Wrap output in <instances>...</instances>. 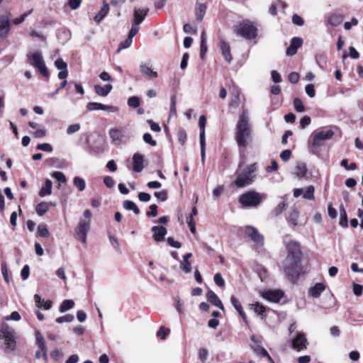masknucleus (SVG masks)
<instances>
[{"label":"nucleus","instance_id":"c85d7f7f","mask_svg":"<svg viewBox=\"0 0 363 363\" xmlns=\"http://www.w3.org/2000/svg\"><path fill=\"white\" fill-rule=\"evenodd\" d=\"M281 199L282 201L274 208L272 211L273 215L275 216L282 213V212L286 210L288 206V200L286 196H282Z\"/></svg>","mask_w":363,"mask_h":363},{"label":"nucleus","instance_id":"ea45409f","mask_svg":"<svg viewBox=\"0 0 363 363\" xmlns=\"http://www.w3.org/2000/svg\"><path fill=\"white\" fill-rule=\"evenodd\" d=\"M0 331L2 334L3 338L14 335L13 330L6 323L1 324Z\"/></svg>","mask_w":363,"mask_h":363},{"label":"nucleus","instance_id":"69168bd1","mask_svg":"<svg viewBox=\"0 0 363 363\" xmlns=\"http://www.w3.org/2000/svg\"><path fill=\"white\" fill-rule=\"evenodd\" d=\"M352 289L355 296H360L362 294L363 286L358 284H353Z\"/></svg>","mask_w":363,"mask_h":363},{"label":"nucleus","instance_id":"6e6552de","mask_svg":"<svg viewBox=\"0 0 363 363\" xmlns=\"http://www.w3.org/2000/svg\"><path fill=\"white\" fill-rule=\"evenodd\" d=\"M237 34L246 39H253L257 35V28L250 23H242L237 29Z\"/></svg>","mask_w":363,"mask_h":363},{"label":"nucleus","instance_id":"aec40b11","mask_svg":"<svg viewBox=\"0 0 363 363\" xmlns=\"http://www.w3.org/2000/svg\"><path fill=\"white\" fill-rule=\"evenodd\" d=\"M140 71L141 74L148 79L157 78L158 74L156 71H154L149 63L143 62L140 65Z\"/></svg>","mask_w":363,"mask_h":363},{"label":"nucleus","instance_id":"cd10ccee","mask_svg":"<svg viewBox=\"0 0 363 363\" xmlns=\"http://www.w3.org/2000/svg\"><path fill=\"white\" fill-rule=\"evenodd\" d=\"M35 337H36V342H37L38 346L40 348V350H41L43 352L44 359H47V353H46L47 349H46L45 342V340H44L42 334L39 331H37L35 333Z\"/></svg>","mask_w":363,"mask_h":363},{"label":"nucleus","instance_id":"4d7b16f0","mask_svg":"<svg viewBox=\"0 0 363 363\" xmlns=\"http://www.w3.org/2000/svg\"><path fill=\"white\" fill-rule=\"evenodd\" d=\"M252 308L257 315H262L265 311V308L258 302L255 304H252Z\"/></svg>","mask_w":363,"mask_h":363},{"label":"nucleus","instance_id":"4c0bfd02","mask_svg":"<svg viewBox=\"0 0 363 363\" xmlns=\"http://www.w3.org/2000/svg\"><path fill=\"white\" fill-rule=\"evenodd\" d=\"M343 21V17L340 14H332L328 18V23L332 26H339Z\"/></svg>","mask_w":363,"mask_h":363},{"label":"nucleus","instance_id":"bb28decb","mask_svg":"<svg viewBox=\"0 0 363 363\" xmlns=\"http://www.w3.org/2000/svg\"><path fill=\"white\" fill-rule=\"evenodd\" d=\"M149 9H135L134 11V23L140 24L147 14Z\"/></svg>","mask_w":363,"mask_h":363},{"label":"nucleus","instance_id":"5701e85b","mask_svg":"<svg viewBox=\"0 0 363 363\" xmlns=\"http://www.w3.org/2000/svg\"><path fill=\"white\" fill-rule=\"evenodd\" d=\"M206 298L207 300L213 304L215 306L218 307L220 310H224L223 304L222 303L220 299L218 298V296L213 291H208L206 294Z\"/></svg>","mask_w":363,"mask_h":363},{"label":"nucleus","instance_id":"f8f14e48","mask_svg":"<svg viewBox=\"0 0 363 363\" xmlns=\"http://www.w3.org/2000/svg\"><path fill=\"white\" fill-rule=\"evenodd\" d=\"M243 230L245 235L250 238L255 243L259 245L264 244V237L259 233L257 228L252 225H246Z\"/></svg>","mask_w":363,"mask_h":363},{"label":"nucleus","instance_id":"09e8293b","mask_svg":"<svg viewBox=\"0 0 363 363\" xmlns=\"http://www.w3.org/2000/svg\"><path fill=\"white\" fill-rule=\"evenodd\" d=\"M74 320V315L72 314H67L63 316H60L56 318V322L57 323H69Z\"/></svg>","mask_w":363,"mask_h":363},{"label":"nucleus","instance_id":"393cba45","mask_svg":"<svg viewBox=\"0 0 363 363\" xmlns=\"http://www.w3.org/2000/svg\"><path fill=\"white\" fill-rule=\"evenodd\" d=\"M109 9H110L108 4L106 1H104L103 6L97 13V14L94 16V20L98 23H100L108 14Z\"/></svg>","mask_w":363,"mask_h":363},{"label":"nucleus","instance_id":"6e6d98bb","mask_svg":"<svg viewBox=\"0 0 363 363\" xmlns=\"http://www.w3.org/2000/svg\"><path fill=\"white\" fill-rule=\"evenodd\" d=\"M36 148L39 150L47 152H51L52 151V147L49 143H42L38 144L36 147Z\"/></svg>","mask_w":363,"mask_h":363},{"label":"nucleus","instance_id":"2eb2a0df","mask_svg":"<svg viewBox=\"0 0 363 363\" xmlns=\"http://www.w3.org/2000/svg\"><path fill=\"white\" fill-rule=\"evenodd\" d=\"M307 340L303 333H299L292 340V347L298 352L306 349Z\"/></svg>","mask_w":363,"mask_h":363},{"label":"nucleus","instance_id":"a211bd4d","mask_svg":"<svg viewBox=\"0 0 363 363\" xmlns=\"http://www.w3.org/2000/svg\"><path fill=\"white\" fill-rule=\"evenodd\" d=\"M303 45V40L299 37H294L291 40L290 46L286 49V55L293 56L297 52V50Z\"/></svg>","mask_w":363,"mask_h":363},{"label":"nucleus","instance_id":"e2e57ef3","mask_svg":"<svg viewBox=\"0 0 363 363\" xmlns=\"http://www.w3.org/2000/svg\"><path fill=\"white\" fill-rule=\"evenodd\" d=\"M306 93L310 98H313L315 95L314 85L312 84H307L306 86Z\"/></svg>","mask_w":363,"mask_h":363},{"label":"nucleus","instance_id":"8fccbe9b","mask_svg":"<svg viewBox=\"0 0 363 363\" xmlns=\"http://www.w3.org/2000/svg\"><path fill=\"white\" fill-rule=\"evenodd\" d=\"M51 176L59 182L65 183L67 182L66 177L62 172H54L51 174Z\"/></svg>","mask_w":363,"mask_h":363},{"label":"nucleus","instance_id":"680f3d73","mask_svg":"<svg viewBox=\"0 0 363 363\" xmlns=\"http://www.w3.org/2000/svg\"><path fill=\"white\" fill-rule=\"evenodd\" d=\"M80 128H81L80 125L78 123L72 124L67 127V133L68 135H71L74 133H77V131H79L80 130Z\"/></svg>","mask_w":363,"mask_h":363},{"label":"nucleus","instance_id":"052dcab7","mask_svg":"<svg viewBox=\"0 0 363 363\" xmlns=\"http://www.w3.org/2000/svg\"><path fill=\"white\" fill-rule=\"evenodd\" d=\"M180 267L185 273H189L191 270V265L189 261L182 260L180 263Z\"/></svg>","mask_w":363,"mask_h":363},{"label":"nucleus","instance_id":"f3484780","mask_svg":"<svg viewBox=\"0 0 363 363\" xmlns=\"http://www.w3.org/2000/svg\"><path fill=\"white\" fill-rule=\"evenodd\" d=\"M284 294L280 290H267L262 293V297L271 302L278 303Z\"/></svg>","mask_w":363,"mask_h":363},{"label":"nucleus","instance_id":"bf43d9fd","mask_svg":"<svg viewBox=\"0 0 363 363\" xmlns=\"http://www.w3.org/2000/svg\"><path fill=\"white\" fill-rule=\"evenodd\" d=\"M55 65L60 71L61 70H67V63L65 62H64V60L62 58L57 59L55 62Z\"/></svg>","mask_w":363,"mask_h":363},{"label":"nucleus","instance_id":"13d9d810","mask_svg":"<svg viewBox=\"0 0 363 363\" xmlns=\"http://www.w3.org/2000/svg\"><path fill=\"white\" fill-rule=\"evenodd\" d=\"M177 114V110H176V96L173 95L171 96V106H170V111H169V116H173Z\"/></svg>","mask_w":363,"mask_h":363},{"label":"nucleus","instance_id":"9d476101","mask_svg":"<svg viewBox=\"0 0 363 363\" xmlns=\"http://www.w3.org/2000/svg\"><path fill=\"white\" fill-rule=\"evenodd\" d=\"M206 118L204 116H201L199 119V126L200 128L199 140L201 145V162H205L206 159V138H205V126Z\"/></svg>","mask_w":363,"mask_h":363},{"label":"nucleus","instance_id":"72a5a7b5","mask_svg":"<svg viewBox=\"0 0 363 363\" xmlns=\"http://www.w3.org/2000/svg\"><path fill=\"white\" fill-rule=\"evenodd\" d=\"M340 225L343 228H347V216L345 208L342 204L340 206Z\"/></svg>","mask_w":363,"mask_h":363},{"label":"nucleus","instance_id":"c756f323","mask_svg":"<svg viewBox=\"0 0 363 363\" xmlns=\"http://www.w3.org/2000/svg\"><path fill=\"white\" fill-rule=\"evenodd\" d=\"M34 299L36 306L38 308H43L45 310H48L52 307V302L51 301H45L43 299H41L40 296L38 294L34 296Z\"/></svg>","mask_w":363,"mask_h":363},{"label":"nucleus","instance_id":"603ef678","mask_svg":"<svg viewBox=\"0 0 363 363\" xmlns=\"http://www.w3.org/2000/svg\"><path fill=\"white\" fill-rule=\"evenodd\" d=\"M32 12H33V10L30 9V10L23 13L19 18H16L13 19V23L16 25L22 23L25 21L26 18L28 15H30Z\"/></svg>","mask_w":363,"mask_h":363},{"label":"nucleus","instance_id":"3c124183","mask_svg":"<svg viewBox=\"0 0 363 363\" xmlns=\"http://www.w3.org/2000/svg\"><path fill=\"white\" fill-rule=\"evenodd\" d=\"M169 333L170 330L169 328H166L164 326H161L157 333V335L160 337L162 340H165L167 336L169 334Z\"/></svg>","mask_w":363,"mask_h":363},{"label":"nucleus","instance_id":"de8ad7c7","mask_svg":"<svg viewBox=\"0 0 363 363\" xmlns=\"http://www.w3.org/2000/svg\"><path fill=\"white\" fill-rule=\"evenodd\" d=\"M38 233L40 236L48 238L50 235L49 230L45 224H40L38 227Z\"/></svg>","mask_w":363,"mask_h":363},{"label":"nucleus","instance_id":"f03ea898","mask_svg":"<svg viewBox=\"0 0 363 363\" xmlns=\"http://www.w3.org/2000/svg\"><path fill=\"white\" fill-rule=\"evenodd\" d=\"M301 261L289 258H285L283 261L284 272L289 280L294 281L300 276L301 271Z\"/></svg>","mask_w":363,"mask_h":363},{"label":"nucleus","instance_id":"a878e982","mask_svg":"<svg viewBox=\"0 0 363 363\" xmlns=\"http://www.w3.org/2000/svg\"><path fill=\"white\" fill-rule=\"evenodd\" d=\"M29 126L35 130L33 135L37 138H42L46 135V130L35 122H29Z\"/></svg>","mask_w":363,"mask_h":363},{"label":"nucleus","instance_id":"4468645a","mask_svg":"<svg viewBox=\"0 0 363 363\" xmlns=\"http://www.w3.org/2000/svg\"><path fill=\"white\" fill-rule=\"evenodd\" d=\"M86 108L89 111L101 110L109 112H116L118 111V108L116 107L109 105H105L98 102H89L86 104Z\"/></svg>","mask_w":363,"mask_h":363},{"label":"nucleus","instance_id":"473e14b6","mask_svg":"<svg viewBox=\"0 0 363 363\" xmlns=\"http://www.w3.org/2000/svg\"><path fill=\"white\" fill-rule=\"evenodd\" d=\"M240 103V93L239 91H234L231 93L230 101L229 106L236 108L239 106Z\"/></svg>","mask_w":363,"mask_h":363},{"label":"nucleus","instance_id":"e433bc0d","mask_svg":"<svg viewBox=\"0 0 363 363\" xmlns=\"http://www.w3.org/2000/svg\"><path fill=\"white\" fill-rule=\"evenodd\" d=\"M123 206L128 211H133L135 214L138 215L140 213V210L136 204L130 200H125L123 201Z\"/></svg>","mask_w":363,"mask_h":363},{"label":"nucleus","instance_id":"58836bf2","mask_svg":"<svg viewBox=\"0 0 363 363\" xmlns=\"http://www.w3.org/2000/svg\"><path fill=\"white\" fill-rule=\"evenodd\" d=\"M299 217V213L297 210H292L287 216V220L291 223L294 225H297L298 224V219Z\"/></svg>","mask_w":363,"mask_h":363},{"label":"nucleus","instance_id":"c03bdc74","mask_svg":"<svg viewBox=\"0 0 363 363\" xmlns=\"http://www.w3.org/2000/svg\"><path fill=\"white\" fill-rule=\"evenodd\" d=\"M4 342L6 344V349L13 350L16 347V340H14V335L5 337Z\"/></svg>","mask_w":363,"mask_h":363},{"label":"nucleus","instance_id":"774afa93","mask_svg":"<svg viewBox=\"0 0 363 363\" xmlns=\"http://www.w3.org/2000/svg\"><path fill=\"white\" fill-rule=\"evenodd\" d=\"M143 140L150 144L152 146H156L157 142L152 138V135L150 133H145L143 135Z\"/></svg>","mask_w":363,"mask_h":363},{"label":"nucleus","instance_id":"4be33fe9","mask_svg":"<svg viewBox=\"0 0 363 363\" xmlns=\"http://www.w3.org/2000/svg\"><path fill=\"white\" fill-rule=\"evenodd\" d=\"M325 289V285L323 283H316L313 286L308 289V294L310 296L317 298H319L323 291Z\"/></svg>","mask_w":363,"mask_h":363},{"label":"nucleus","instance_id":"423d86ee","mask_svg":"<svg viewBox=\"0 0 363 363\" xmlns=\"http://www.w3.org/2000/svg\"><path fill=\"white\" fill-rule=\"evenodd\" d=\"M284 243L287 251L286 258L301 260L303 253L298 242L289 238H286L284 239Z\"/></svg>","mask_w":363,"mask_h":363},{"label":"nucleus","instance_id":"5fc2aeb1","mask_svg":"<svg viewBox=\"0 0 363 363\" xmlns=\"http://www.w3.org/2000/svg\"><path fill=\"white\" fill-rule=\"evenodd\" d=\"M128 104L130 107L137 108L140 106V99L138 96H131L128 100Z\"/></svg>","mask_w":363,"mask_h":363},{"label":"nucleus","instance_id":"a18cd8bd","mask_svg":"<svg viewBox=\"0 0 363 363\" xmlns=\"http://www.w3.org/2000/svg\"><path fill=\"white\" fill-rule=\"evenodd\" d=\"M74 185L81 191H84L86 188V182L84 179L75 177L73 180Z\"/></svg>","mask_w":363,"mask_h":363},{"label":"nucleus","instance_id":"9b49d317","mask_svg":"<svg viewBox=\"0 0 363 363\" xmlns=\"http://www.w3.org/2000/svg\"><path fill=\"white\" fill-rule=\"evenodd\" d=\"M90 220L80 219L79 225L76 229L77 238L82 243L86 240V235L90 229Z\"/></svg>","mask_w":363,"mask_h":363},{"label":"nucleus","instance_id":"7ed1b4c3","mask_svg":"<svg viewBox=\"0 0 363 363\" xmlns=\"http://www.w3.org/2000/svg\"><path fill=\"white\" fill-rule=\"evenodd\" d=\"M256 170L257 164L255 163L247 166L240 174H238L235 181V184L238 187H244L251 184L255 179V172Z\"/></svg>","mask_w":363,"mask_h":363},{"label":"nucleus","instance_id":"49530a36","mask_svg":"<svg viewBox=\"0 0 363 363\" xmlns=\"http://www.w3.org/2000/svg\"><path fill=\"white\" fill-rule=\"evenodd\" d=\"M133 38H130V36L128 35V38L124 41H123L122 43H121L119 44L118 50H117V52H121V50L130 47L132 42H133Z\"/></svg>","mask_w":363,"mask_h":363},{"label":"nucleus","instance_id":"6ab92c4d","mask_svg":"<svg viewBox=\"0 0 363 363\" xmlns=\"http://www.w3.org/2000/svg\"><path fill=\"white\" fill-rule=\"evenodd\" d=\"M144 156L140 153H135L133 156V169L135 172H141L144 169Z\"/></svg>","mask_w":363,"mask_h":363},{"label":"nucleus","instance_id":"20e7f679","mask_svg":"<svg viewBox=\"0 0 363 363\" xmlns=\"http://www.w3.org/2000/svg\"><path fill=\"white\" fill-rule=\"evenodd\" d=\"M27 59L28 62L36 68L43 76L48 77L49 75L48 69L40 51L37 50L28 52L27 54Z\"/></svg>","mask_w":363,"mask_h":363},{"label":"nucleus","instance_id":"c9c22d12","mask_svg":"<svg viewBox=\"0 0 363 363\" xmlns=\"http://www.w3.org/2000/svg\"><path fill=\"white\" fill-rule=\"evenodd\" d=\"M207 52L206 45V35L204 31L202 32L201 36V45H200V56L203 59Z\"/></svg>","mask_w":363,"mask_h":363},{"label":"nucleus","instance_id":"2f4dec72","mask_svg":"<svg viewBox=\"0 0 363 363\" xmlns=\"http://www.w3.org/2000/svg\"><path fill=\"white\" fill-rule=\"evenodd\" d=\"M206 11V5L197 3L195 8L196 18L199 21H201L205 16Z\"/></svg>","mask_w":363,"mask_h":363},{"label":"nucleus","instance_id":"b1692460","mask_svg":"<svg viewBox=\"0 0 363 363\" xmlns=\"http://www.w3.org/2000/svg\"><path fill=\"white\" fill-rule=\"evenodd\" d=\"M152 230L154 232V239L158 242L164 240L167 233V229L163 226H153Z\"/></svg>","mask_w":363,"mask_h":363},{"label":"nucleus","instance_id":"ddd939ff","mask_svg":"<svg viewBox=\"0 0 363 363\" xmlns=\"http://www.w3.org/2000/svg\"><path fill=\"white\" fill-rule=\"evenodd\" d=\"M251 340L254 342L252 345H251V348L254 352L257 355L267 357L270 363H274L268 352L258 344L256 337L254 335L252 336Z\"/></svg>","mask_w":363,"mask_h":363},{"label":"nucleus","instance_id":"dca6fc26","mask_svg":"<svg viewBox=\"0 0 363 363\" xmlns=\"http://www.w3.org/2000/svg\"><path fill=\"white\" fill-rule=\"evenodd\" d=\"M10 13L0 16V38L6 37L10 30Z\"/></svg>","mask_w":363,"mask_h":363},{"label":"nucleus","instance_id":"39448f33","mask_svg":"<svg viewBox=\"0 0 363 363\" xmlns=\"http://www.w3.org/2000/svg\"><path fill=\"white\" fill-rule=\"evenodd\" d=\"M333 135L334 132L331 129H324L315 132L311 135L312 139L309 144L313 148L315 149L322 146L324 141L331 139Z\"/></svg>","mask_w":363,"mask_h":363},{"label":"nucleus","instance_id":"1a4fd4ad","mask_svg":"<svg viewBox=\"0 0 363 363\" xmlns=\"http://www.w3.org/2000/svg\"><path fill=\"white\" fill-rule=\"evenodd\" d=\"M108 133L112 143L117 145L125 143L129 138L128 132L123 128H111Z\"/></svg>","mask_w":363,"mask_h":363},{"label":"nucleus","instance_id":"7c9ffc66","mask_svg":"<svg viewBox=\"0 0 363 363\" xmlns=\"http://www.w3.org/2000/svg\"><path fill=\"white\" fill-rule=\"evenodd\" d=\"M52 182L51 180L47 179L45 182V185L40 189L39 196L44 197L52 194Z\"/></svg>","mask_w":363,"mask_h":363},{"label":"nucleus","instance_id":"864d4df0","mask_svg":"<svg viewBox=\"0 0 363 363\" xmlns=\"http://www.w3.org/2000/svg\"><path fill=\"white\" fill-rule=\"evenodd\" d=\"M294 106L298 112H303L305 110V107L301 100L298 98H296L294 100Z\"/></svg>","mask_w":363,"mask_h":363},{"label":"nucleus","instance_id":"0eeeda50","mask_svg":"<svg viewBox=\"0 0 363 363\" xmlns=\"http://www.w3.org/2000/svg\"><path fill=\"white\" fill-rule=\"evenodd\" d=\"M261 195L254 191H248L240 196L239 201L245 207H256L261 203Z\"/></svg>","mask_w":363,"mask_h":363},{"label":"nucleus","instance_id":"338daca9","mask_svg":"<svg viewBox=\"0 0 363 363\" xmlns=\"http://www.w3.org/2000/svg\"><path fill=\"white\" fill-rule=\"evenodd\" d=\"M154 195L160 201H165L167 199V194L164 190L155 192Z\"/></svg>","mask_w":363,"mask_h":363},{"label":"nucleus","instance_id":"0e129e2a","mask_svg":"<svg viewBox=\"0 0 363 363\" xmlns=\"http://www.w3.org/2000/svg\"><path fill=\"white\" fill-rule=\"evenodd\" d=\"M214 281L216 285L222 287L225 285V281L220 273H216L213 277Z\"/></svg>","mask_w":363,"mask_h":363},{"label":"nucleus","instance_id":"37998d69","mask_svg":"<svg viewBox=\"0 0 363 363\" xmlns=\"http://www.w3.org/2000/svg\"><path fill=\"white\" fill-rule=\"evenodd\" d=\"M74 306V302L72 300L67 299L63 301L60 306V311L61 313H64L71 308H72Z\"/></svg>","mask_w":363,"mask_h":363},{"label":"nucleus","instance_id":"79ce46f5","mask_svg":"<svg viewBox=\"0 0 363 363\" xmlns=\"http://www.w3.org/2000/svg\"><path fill=\"white\" fill-rule=\"evenodd\" d=\"M49 209V204L47 202L43 201L38 204L36 206V213L38 216H43Z\"/></svg>","mask_w":363,"mask_h":363},{"label":"nucleus","instance_id":"f257e3e1","mask_svg":"<svg viewBox=\"0 0 363 363\" xmlns=\"http://www.w3.org/2000/svg\"><path fill=\"white\" fill-rule=\"evenodd\" d=\"M235 140L240 147L245 148L252 140V129L246 110H243L236 125Z\"/></svg>","mask_w":363,"mask_h":363},{"label":"nucleus","instance_id":"f704fd0d","mask_svg":"<svg viewBox=\"0 0 363 363\" xmlns=\"http://www.w3.org/2000/svg\"><path fill=\"white\" fill-rule=\"evenodd\" d=\"M307 172L306 166L303 162H298L295 167L294 174L300 178L303 177Z\"/></svg>","mask_w":363,"mask_h":363},{"label":"nucleus","instance_id":"a19ab883","mask_svg":"<svg viewBox=\"0 0 363 363\" xmlns=\"http://www.w3.org/2000/svg\"><path fill=\"white\" fill-rule=\"evenodd\" d=\"M314 192H315V188L313 186L310 185L307 186L305 191H303V197L305 199L307 200H314Z\"/></svg>","mask_w":363,"mask_h":363},{"label":"nucleus","instance_id":"412c9836","mask_svg":"<svg viewBox=\"0 0 363 363\" xmlns=\"http://www.w3.org/2000/svg\"><path fill=\"white\" fill-rule=\"evenodd\" d=\"M219 47L221 50L222 55L225 58V61L230 63L233 57L230 53V45L223 40H220L219 43Z\"/></svg>","mask_w":363,"mask_h":363}]
</instances>
